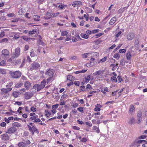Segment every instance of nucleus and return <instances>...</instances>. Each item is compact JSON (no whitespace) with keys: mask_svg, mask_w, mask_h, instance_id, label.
Here are the masks:
<instances>
[{"mask_svg":"<svg viewBox=\"0 0 147 147\" xmlns=\"http://www.w3.org/2000/svg\"><path fill=\"white\" fill-rule=\"evenodd\" d=\"M9 74L13 78H18L20 77L21 75V73L19 71H9Z\"/></svg>","mask_w":147,"mask_h":147,"instance_id":"nucleus-1","label":"nucleus"},{"mask_svg":"<svg viewBox=\"0 0 147 147\" xmlns=\"http://www.w3.org/2000/svg\"><path fill=\"white\" fill-rule=\"evenodd\" d=\"M46 82V81L44 80L41 82V84L40 85L35 84L34 86V88L35 89L36 88L37 91H38L45 87Z\"/></svg>","mask_w":147,"mask_h":147,"instance_id":"nucleus-2","label":"nucleus"},{"mask_svg":"<svg viewBox=\"0 0 147 147\" xmlns=\"http://www.w3.org/2000/svg\"><path fill=\"white\" fill-rule=\"evenodd\" d=\"M20 49L19 47L16 48L15 50V53H13L12 56L13 59L18 57L20 54Z\"/></svg>","mask_w":147,"mask_h":147,"instance_id":"nucleus-3","label":"nucleus"},{"mask_svg":"<svg viewBox=\"0 0 147 147\" xmlns=\"http://www.w3.org/2000/svg\"><path fill=\"white\" fill-rule=\"evenodd\" d=\"M40 64L36 62H34L31 65L30 70L32 71L34 69H36L40 67Z\"/></svg>","mask_w":147,"mask_h":147,"instance_id":"nucleus-4","label":"nucleus"},{"mask_svg":"<svg viewBox=\"0 0 147 147\" xmlns=\"http://www.w3.org/2000/svg\"><path fill=\"white\" fill-rule=\"evenodd\" d=\"M33 94L32 92H26L24 95V98L26 99H30L33 96Z\"/></svg>","mask_w":147,"mask_h":147,"instance_id":"nucleus-5","label":"nucleus"},{"mask_svg":"<svg viewBox=\"0 0 147 147\" xmlns=\"http://www.w3.org/2000/svg\"><path fill=\"white\" fill-rule=\"evenodd\" d=\"M16 128L13 126L12 127L9 128L8 130L6 131V133L11 134L14 133L16 131Z\"/></svg>","mask_w":147,"mask_h":147,"instance_id":"nucleus-6","label":"nucleus"},{"mask_svg":"<svg viewBox=\"0 0 147 147\" xmlns=\"http://www.w3.org/2000/svg\"><path fill=\"white\" fill-rule=\"evenodd\" d=\"M54 72L55 71L53 69H49L47 72L46 75L50 77H53Z\"/></svg>","mask_w":147,"mask_h":147,"instance_id":"nucleus-7","label":"nucleus"},{"mask_svg":"<svg viewBox=\"0 0 147 147\" xmlns=\"http://www.w3.org/2000/svg\"><path fill=\"white\" fill-rule=\"evenodd\" d=\"M146 143V141L145 140H135L133 142H132L131 145L132 146L136 144H140V143Z\"/></svg>","mask_w":147,"mask_h":147,"instance_id":"nucleus-8","label":"nucleus"},{"mask_svg":"<svg viewBox=\"0 0 147 147\" xmlns=\"http://www.w3.org/2000/svg\"><path fill=\"white\" fill-rule=\"evenodd\" d=\"M135 35L134 34L131 32H129L127 36V38L128 40H132L134 37Z\"/></svg>","mask_w":147,"mask_h":147,"instance_id":"nucleus-9","label":"nucleus"},{"mask_svg":"<svg viewBox=\"0 0 147 147\" xmlns=\"http://www.w3.org/2000/svg\"><path fill=\"white\" fill-rule=\"evenodd\" d=\"M127 122L128 124L132 125L135 123V119L133 117H130L129 119L127 121Z\"/></svg>","mask_w":147,"mask_h":147,"instance_id":"nucleus-10","label":"nucleus"},{"mask_svg":"<svg viewBox=\"0 0 147 147\" xmlns=\"http://www.w3.org/2000/svg\"><path fill=\"white\" fill-rule=\"evenodd\" d=\"M1 53L2 55L5 57H7V56H9V52L7 49H5L3 50Z\"/></svg>","mask_w":147,"mask_h":147,"instance_id":"nucleus-11","label":"nucleus"},{"mask_svg":"<svg viewBox=\"0 0 147 147\" xmlns=\"http://www.w3.org/2000/svg\"><path fill=\"white\" fill-rule=\"evenodd\" d=\"M24 86L26 89L27 90L31 87V84L28 81H26Z\"/></svg>","mask_w":147,"mask_h":147,"instance_id":"nucleus-12","label":"nucleus"},{"mask_svg":"<svg viewBox=\"0 0 147 147\" xmlns=\"http://www.w3.org/2000/svg\"><path fill=\"white\" fill-rule=\"evenodd\" d=\"M12 89L11 88H2L1 90L2 92V94L4 93H7L8 92L11 91Z\"/></svg>","mask_w":147,"mask_h":147,"instance_id":"nucleus-13","label":"nucleus"},{"mask_svg":"<svg viewBox=\"0 0 147 147\" xmlns=\"http://www.w3.org/2000/svg\"><path fill=\"white\" fill-rule=\"evenodd\" d=\"M81 39L79 35H75V36H72V40L73 42H76L78 40V39Z\"/></svg>","mask_w":147,"mask_h":147,"instance_id":"nucleus-14","label":"nucleus"},{"mask_svg":"<svg viewBox=\"0 0 147 147\" xmlns=\"http://www.w3.org/2000/svg\"><path fill=\"white\" fill-rule=\"evenodd\" d=\"M117 20V18L116 16H115L112 18L109 22V24L111 25H112Z\"/></svg>","mask_w":147,"mask_h":147,"instance_id":"nucleus-15","label":"nucleus"},{"mask_svg":"<svg viewBox=\"0 0 147 147\" xmlns=\"http://www.w3.org/2000/svg\"><path fill=\"white\" fill-rule=\"evenodd\" d=\"M82 3L80 1H75L72 4V6L74 7H75L76 5H82Z\"/></svg>","mask_w":147,"mask_h":147,"instance_id":"nucleus-16","label":"nucleus"},{"mask_svg":"<svg viewBox=\"0 0 147 147\" xmlns=\"http://www.w3.org/2000/svg\"><path fill=\"white\" fill-rule=\"evenodd\" d=\"M135 109L134 106L131 105H130L129 107V113H130L131 114L134 111Z\"/></svg>","mask_w":147,"mask_h":147,"instance_id":"nucleus-17","label":"nucleus"},{"mask_svg":"<svg viewBox=\"0 0 147 147\" xmlns=\"http://www.w3.org/2000/svg\"><path fill=\"white\" fill-rule=\"evenodd\" d=\"M18 146L19 147H24L27 146L26 144L23 142H20L18 144Z\"/></svg>","mask_w":147,"mask_h":147,"instance_id":"nucleus-18","label":"nucleus"},{"mask_svg":"<svg viewBox=\"0 0 147 147\" xmlns=\"http://www.w3.org/2000/svg\"><path fill=\"white\" fill-rule=\"evenodd\" d=\"M97 63L96 61H95V62H93V61H90V64L89 63H87V66L88 67H90L92 66H93L94 65H95Z\"/></svg>","mask_w":147,"mask_h":147,"instance_id":"nucleus-19","label":"nucleus"},{"mask_svg":"<svg viewBox=\"0 0 147 147\" xmlns=\"http://www.w3.org/2000/svg\"><path fill=\"white\" fill-rule=\"evenodd\" d=\"M12 126L16 128L21 127V125L18 122H15L12 123Z\"/></svg>","mask_w":147,"mask_h":147,"instance_id":"nucleus-20","label":"nucleus"},{"mask_svg":"<svg viewBox=\"0 0 147 147\" xmlns=\"http://www.w3.org/2000/svg\"><path fill=\"white\" fill-rule=\"evenodd\" d=\"M3 139L5 140H7L9 139L8 135L6 134H4L2 135Z\"/></svg>","mask_w":147,"mask_h":147,"instance_id":"nucleus-21","label":"nucleus"},{"mask_svg":"<svg viewBox=\"0 0 147 147\" xmlns=\"http://www.w3.org/2000/svg\"><path fill=\"white\" fill-rule=\"evenodd\" d=\"M74 77L70 75H69L67 76V80H69V81H72L73 80H74Z\"/></svg>","mask_w":147,"mask_h":147,"instance_id":"nucleus-22","label":"nucleus"},{"mask_svg":"<svg viewBox=\"0 0 147 147\" xmlns=\"http://www.w3.org/2000/svg\"><path fill=\"white\" fill-rule=\"evenodd\" d=\"M12 96L15 98H17L19 95V93L16 91L13 92L12 94Z\"/></svg>","mask_w":147,"mask_h":147,"instance_id":"nucleus-23","label":"nucleus"},{"mask_svg":"<svg viewBox=\"0 0 147 147\" xmlns=\"http://www.w3.org/2000/svg\"><path fill=\"white\" fill-rule=\"evenodd\" d=\"M80 36L82 37L85 39H88L89 37V36L86 34H84L82 33L81 34Z\"/></svg>","mask_w":147,"mask_h":147,"instance_id":"nucleus-24","label":"nucleus"},{"mask_svg":"<svg viewBox=\"0 0 147 147\" xmlns=\"http://www.w3.org/2000/svg\"><path fill=\"white\" fill-rule=\"evenodd\" d=\"M0 74H6V70L4 69L0 68Z\"/></svg>","mask_w":147,"mask_h":147,"instance_id":"nucleus-25","label":"nucleus"},{"mask_svg":"<svg viewBox=\"0 0 147 147\" xmlns=\"http://www.w3.org/2000/svg\"><path fill=\"white\" fill-rule=\"evenodd\" d=\"M40 16L38 15H34V20L36 21H39Z\"/></svg>","mask_w":147,"mask_h":147,"instance_id":"nucleus-26","label":"nucleus"},{"mask_svg":"<svg viewBox=\"0 0 147 147\" xmlns=\"http://www.w3.org/2000/svg\"><path fill=\"white\" fill-rule=\"evenodd\" d=\"M36 31H37V29H33L32 31H30L28 33L32 35V34H34L35 33V32H36Z\"/></svg>","mask_w":147,"mask_h":147,"instance_id":"nucleus-27","label":"nucleus"},{"mask_svg":"<svg viewBox=\"0 0 147 147\" xmlns=\"http://www.w3.org/2000/svg\"><path fill=\"white\" fill-rule=\"evenodd\" d=\"M68 32L66 31H63L61 33V35L63 36H67V34Z\"/></svg>","mask_w":147,"mask_h":147,"instance_id":"nucleus-28","label":"nucleus"},{"mask_svg":"<svg viewBox=\"0 0 147 147\" xmlns=\"http://www.w3.org/2000/svg\"><path fill=\"white\" fill-rule=\"evenodd\" d=\"M80 92L81 91H86V89L85 88V87L84 86H82L80 87Z\"/></svg>","mask_w":147,"mask_h":147,"instance_id":"nucleus-29","label":"nucleus"},{"mask_svg":"<svg viewBox=\"0 0 147 147\" xmlns=\"http://www.w3.org/2000/svg\"><path fill=\"white\" fill-rule=\"evenodd\" d=\"M113 57L118 60L120 57V55L117 53L115 54L113 56Z\"/></svg>","mask_w":147,"mask_h":147,"instance_id":"nucleus-30","label":"nucleus"},{"mask_svg":"<svg viewBox=\"0 0 147 147\" xmlns=\"http://www.w3.org/2000/svg\"><path fill=\"white\" fill-rule=\"evenodd\" d=\"M23 84L22 82H19L16 85V88H19L23 85Z\"/></svg>","mask_w":147,"mask_h":147,"instance_id":"nucleus-31","label":"nucleus"},{"mask_svg":"<svg viewBox=\"0 0 147 147\" xmlns=\"http://www.w3.org/2000/svg\"><path fill=\"white\" fill-rule=\"evenodd\" d=\"M131 57V54L129 52L126 54V57L127 60H129Z\"/></svg>","mask_w":147,"mask_h":147,"instance_id":"nucleus-32","label":"nucleus"},{"mask_svg":"<svg viewBox=\"0 0 147 147\" xmlns=\"http://www.w3.org/2000/svg\"><path fill=\"white\" fill-rule=\"evenodd\" d=\"M32 129L34 130V132L37 133V134L38 133V131L37 129L36 128L35 126H33L32 127Z\"/></svg>","mask_w":147,"mask_h":147,"instance_id":"nucleus-33","label":"nucleus"},{"mask_svg":"<svg viewBox=\"0 0 147 147\" xmlns=\"http://www.w3.org/2000/svg\"><path fill=\"white\" fill-rule=\"evenodd\" d=\"M6 65V61L3 60L0 62V66H4Z\"/></svg>","mask_w":147,"mask_h":147,"instance_id":"nucleus-34","label":"nucleus"},{"mask_svg":"<svg viewBox=\"0 0 147 147\" xmlns=\"http://www.w3.org/2000/svg\"><path fill=\"white\" fill-rule=\"evenodd\" d=\"M111 80L112 81L115 82H117V80L116 78L114 76H112L111 78Z\"/></svg>","mask_w":147,"mask_h":147,"instance_id":"nucleus-35","label":"nucleus"},{"mask_svg":"<svg viewBox=\"0 0 147 147\" xmlns=\"http://www.w3.org/2000/svg\"><path fill=\"white\" fill-rule=\"evenodd\" d=\"M53 80V77H50L47 78V84L49 83Z\"/></svg>","mask_w":147,"mask_h":147,"instance_id":"nucleus-36","label":"nucleus"},{"mask_svg":"<svg viewBox=\"0 0 147 147\" xmlns=\"http://www.w3.org/2000/svg\"><path fill=\"white\" fill-rule=\"evenodd\" d=\"M38 116L37 115H36L34 116H33L30 117V119L32 121H34L35 120H36V119L37 118Z\"/></svg>","mask_w":147,"mask_h":147,"instance_id":"nucleus-37","label":"nucleus"},{"mask_svg":"<svg viewBox=\"0 0 147 147\" xmlns=\"http://www.w3.org/2000/svg\"><path fill=\"white\" fill-rule=\"evenodd\" d=\"M41 121V120L39 118H36V120H35L34 121H33V122L37 123H39Z\"/></svg>","mask_w":147,"mask_h":147,"instance_id":"nucleus-38","label":"nucleus"},{"mask_svg":"<svg viewBox=\"0 0 147 147\" xmlns=\"http://www.w3.org/2000/svg\"><path fill=\"white\" fill-rule=\"evenodd\" d=\"M126 50L125 49H120L119 51V52L120 53H125Z\"/></svg>","mask_w":147,"mask_h":147,"instance_id":"nucleus-39","label":"nucleus"},{"mask_svg":"<svg viewBox=\"0 0 147 147\" xmlns=\"http://www.w3.org/2000/svg\"><path fill=\"white\" fill-rule=\"evenodd\" d=\"M88 54V53H86L82 54V57L83 58H86L87 57V55Z\"/></svg>","mask_w":147,"mask_h":147,"instance_id":"nucleus-40","label":"nucleus"},{"mask_svg":"<svg viewBox=\"0 0 147 147\" xmlns=\"http://www.w3.org/2000/svg\"><path fill=\"white\" fill-rule=\"evenodd\" d=\"M13 84V83L12 82H9L8 84L7 85H6V87L7 88H10V87H11L12 85Z\"/></svg>","mask_w":147,"mask_h":147,"instance_id":"nucleus-41","label":"nucleus"},{"mask_svg":"<svg viewBox=\"0 0 147 147\" xmlns=\"http://www.w3.org/2000/svg\"><path fill=\"white\" fill-rule=\"evenodd\" d=\"M86 90L87 89H91L92 88L91 87V86L90 84H88L86 86Z\"/></svg>","mask_w":147,"mask_h":147,"instance_id":"nucleus-42","label":"nucleus"},{"mask_svg":"<svg viewBox=\"0 0 147 147\" xmlns=\"http://www.w3.org/2000/svg\"><path fill=\"white\" fill-rule=\"evenodd\" d=\"M138 122L137 123L138 124L140 123H141L142 120V118L141 117H138Z\"/></svg>","mask_w":147,"mask_h":147,"instance_id":"nucleus-43","label":"nucleus"},{"mask_svg":"<svg viewBox=\"0 0 147 147\" xmlns=\"http://www.w3.org/2000/svg\"><path fill=\"white\" fill-rule=\"evenodd\" d=\"M59 104H57L55 105H53L52 106V109H57L58 107Z\"/></svg>","mask_w":147,"mask_h":147,"instance_id":"nucleus-44","label":"nucleus"},{"mask_svg":"<svg viewBox=\"0 0 147 147\" xmlns=\"http://www.w3.org/2000/svg\"><path fill=\"white\" fill-rule=\"evenodd\" d=\"M117 78L119 82H121L122 81V79L120 76H118Z\"/></svg>","mask_w":147,"mask_h":147,"instance_id":"nucleus-45","label":"nucleus"},{"mask_svg":"<svg viewBox=\"0 0 147 147\" xmlns=\"http://www.w3.org/2000/svg\"><path fill=\"white\" fill-rule=\"evenodd\" d=\"M125 64V63L123 59H121L120 61V65H124Z\"/></svg>","mask_w":147,"mask_h":147,"instance_id":"nucleus-46","label":"nucleus"},{"mask_svg":"<svg viewBox=\"0 0 147 147\" xmlns=\"http://www.w3.org/2000/svg\"><path fill=\"white\" fill-rule=\"evenodd\" d=\"M83 108L82 107H80L77 109V110L79 111L82 112L83 111Z\"/></svg>","mask_w":147,"mask_h":147,"instance_id":"nucleus-47","label":"nucleus"},{"mask_svg":"<svg viewBox=\"0 0 147 147\" xmlns=\"http://www.w3.org/2000/svg\"><path fill=\"white\" fill-rule=\"evenodd\" d=\"M28 127L29 128V130L32 132V133L33 134H34V132L32 131V127L31 126H30L29 125H28Z\"/></svg>","mask_w":147,"mask_h":147,"instance_id":"nucleus-48","label":"nucleus"},{"mask_svg":"<svg viewBox=\"0 0 147 147\" xmlns=\"http://www.w3.org/2000/svg\"><path fill=\"white\" fill-rule=\"evenodd\" d=\"M99 29H95L92 31V33L95 34L96 33L99 32Z\"/></svg>","mask_w":147,"mask_h":147,"instance_id":"nucleus-49","label":"nucleus"},{"mask_svg":"<svg viewBox=\"0 0 147 147\" xmlns=\"http://www.w3.org/2000/svg\"><path fill=\"white\" fill-rule=\"evenodd\" d=\"M142 116V113L140 111L138 112L137 115V117H141Z\"/></svg>","mask_w":147,"mask_h":147,"instance_id":"nucleus-50","label":"nucleus"},{"mask_svg":"<svg viewBox=\"0 0 147 147\" xmlns=\"http://www.w3.org/2000/svg\"><path fill=\"white\" fill-rule=\"evenodd\" d=\"M107 57H105L100 60V61L101 62H103L105 61L107 59Z\"/></svg>","mask_w":147,"mask_h":147,"instance_id":"nucleus-51","label":"nucleus"},{"mask_svg":"<svg viewBox=\"0 0 147 147\" xmlns=\"http://www.w3.org/2000/svg\"><path fill=\"white\" fill-rule=\"evenodd\" d=\"M80 82L78 81H75L74 82V84L77 86H78L79 85Z\"/></svg>","mask_w":147,"mask_h":147,"instance_id":"nucleus-52","label":"nucleus"},{"mask_svg":"<svg viewBox=\"0 0 147 147\" xmlns=\"http://www.w3.org/2000/svg\"><path fill=\"white\" fill-rule=\"evenodd\" d=\"M15 104H17L19 106L21 105L22 104V103L21 102L16 101L15 102Z\"/></svg>","mask_w":147,"mask_h":147,"instance_id":"nucleus-53","label":"nucleus"},{"mask_svg":"<svg viewBox=\"0 0 147 147\" xmlns=\"http://www.w3.org/2000/svg\"><path fill=\"white\" fill-rule=\"evenodd\" d=\"M73 128L75 130H79L80 129V128L77 126H73Z\"/></svg>","mask_w":147,"mask_h":147,"instance_id":"nucleus-54","label":"nucleus"},{"mask_svg":"<svg viewBox=\"0 0 147 147\" xmlns=\"http://www.w3.org/2000/svg\"><path fill=\"white\" fill-rule=\"evenodd\" d=\"M5 35V32H2L0 34V38L3 37Z\"/></svg>","mask_w":147,"mask_h":147,"instance_id":"nucleus-55","label":"nucleus"},{"mask_svg":"<svg viewBox=\"0 0 147 147\" xmlns=\"http://www.w3.org/2000/svg\"><path fill=\"white\" fill-rule=\"evenodd\" d=\"M90 75H88L87 76V77H86L85 78V79L88 82L90 80Z\"/></svg>","mask_w":147,"mask_h":147,"instance_id":"nucleus-56","label":"nucleus"},{"mask_svg":"<svg viewBox=\"0 0 147 147\" xmlns=\"http://www.w3.org/2000/svg\"><path fill=\"white\" fill-rule=\"evenodd\" d=\"M30 110L32 111L35 112L36 111V109L34 107H32L31 108Z\"/></svg>","mask_w":147,"mask_h":147,"instance_id":"nucleus-57","label":"nucleus"},{"mask_svg":"<svg viewBox=\"0 0 147 147\" xmlns=\"http://www.w3.org/2000/svg\"><path fill=\"white\" fill-rule=\"evenodd\" d=\"M67 95L66 94H63L61 98V99L62 100H63L65 98L67 97Z\"/></svg>","mask_w":147,"mask_h":147,"instance_id":"nucleus-58","label":"nucleus"},{"mask_svg":"<svg viewBox=\"0 0 147 147\" xmlns=\"http://www.w3.org/2000/svg\"><path fill=\"white\" fill-rule=\"evenodd\" d=\"M0 125L1 126L5 127L6 125V123L5 122H3L1 123Z\"/></svg>","mask_w":147,"mask_h":147,"instance_id":"nucleus-59","label":"nucleus"},{"mask_svg":"<svg viewBox=\"0 0 147 147\" xmlns=\"http://www.w3.org/2000/svg\"><path fill=\"white\" fill-rule=\"evenodd\" d=\"M29 46L28 45H25L24 48V51H26L29 48Z\"/></svg>","mask_w":147,"mask_h":147,"instance_id":"nucleus-60","label":"nucleus"},{"mask_svg":"<svg viewBox=\"0 0 147 147\" xmlns=\"http://www.w3.org/2000/svg\"><path fill=\"white\" fill-rule=\"evenodd\" d=\"M8 40L7 38H4L2 39L1 41V42H7Z\"/></svg>","mask_w":147,"mask_h":147,"instance_id":"nucleus-61","label":"nucleus"},{"mask_svg":"<svg viewBox=\"0 0 147 147\" xmlns=\"http://www.w3.org/2000/svg\"><path fill=\"white\" fill-rule=\"evenodd\" d=\"M100 110V109L98 107H97L96 106V107L94 109V110L95 111H99Z\"/></svg>","mask_w":147,"mask_h":147,"instance_id":"nucleus-62","label":"nucleus"},{"mask_svg":"<svg viewBox=\"0 0 147 147\" xmlns=\"http://www.w3.org/2000/svg\"><path fill=\"white\" fill-rule=\"evenodd\" d=\"M30 55L32 57H34L35 56L34 53L32 51L30 53Z\"/></svg>","mask_w":147,"mask_h":147,"instance_id":"nucleus-63","label":"nucleus"},{"mask_svg":"<svg viewBox=\"0 0 147 147\" xmlns=\"http://www.w3.org/2000/svg\"><path fill=\"white\" fill-rule=\"evenodd\" d=\"M102 73V71H96L95 73L96 75H99L101 74Z\"/></svg>","mask_w":147,"mask_h":147,"instance_id":"nucleus-64","label":"nucleus"}]
</instances>
